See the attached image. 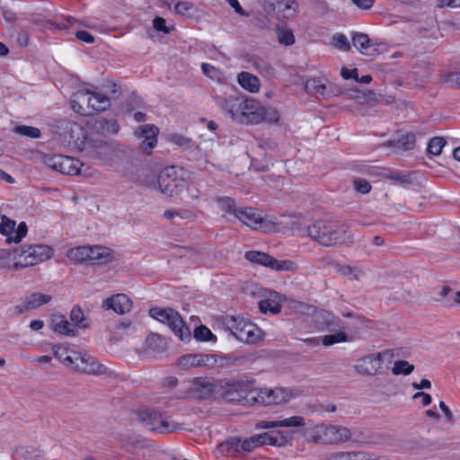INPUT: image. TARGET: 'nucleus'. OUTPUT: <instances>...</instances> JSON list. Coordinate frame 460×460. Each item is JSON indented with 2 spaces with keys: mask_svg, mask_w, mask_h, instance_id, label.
<instances>
[{
  "mask_svg": "<svg viewBox=\"0 0 460 460\" xmlns=\"http://www.w3.org/2000/svg\"><path fill=\"white\" fill-rule=\"evenodd\" d=\"M251 384V381H236L232 383L224 393L225 398L229 402L248 405Z\"/></svg>",
  "mask_w": 460,
  "mask_h": 460,
  "instance_id": "nucleus-14",
  "label": "nucleus"
},
{
  "mask_svg": "<svg viewBox=\"0 0 460 460\" xmlns=\"http://www.w3.org/2000/svg\"><path fill=\"white\" fill-rule=\"evenodd\" d=\"M291 397V391L287 388H255L252 382L248 405L279 404L288 402Z\"/></svg>",
  "mask_w": 460,
  "mask_h": 460,
  "instance_id": "nucleus-8",
  "label": "nucleus"
},
{
  "mask_svg": "<svg viewBox=\"0 0 460 460\" xmlns=\"http://www.w3.org/2000/svg\"><path fill=\"white\" fill-rule=\"evenodd\" d=\"M278 41L285 46H290L295 43V36L292 30L281 28L277 31Z\"/></svg>",
  "mask_w": 460,
  "mask_h": 460,
  "instance_id": "nucleus-43",
  "label": "nucleus"
},
{
  "mask_svg": "<svg viewBox=\"0 0 460 460\" xmlns=\"http://www.w3.org/2000/svg\"><path fill=\"white\" fill-rule=\"evenodd\" d=\"M333 43L335 47L343 51L350 50V44L347 39V37L342 33H336L332 37Z\"/></svg>",
  "mask_w": 460,
  "mask_h": 460,
  "instance_id": "nucleus-49",
  "label": "nucleus"
},
{
  "mask_svg": "<svg viewBox=\"0 0 460 460\" xmlns=\"http://www.w3.org/2000/svg\"><path fill=\"white\" fill-rule=\"evenodd\" d=\"M52 297L49 295L34 292L25 299V309L35 310L43 305L51 301Z\"/></svg>",
  "mask_w": 460,
  "mask_h": 460,
  "instance_id": "nucleus-31",
  "label": "nucleus"
},
{
  "mask_svg": "<svg viewBox=\"0 0 460 460\" xmlns=\"http://www.w3.org/2000/svg\"><path fill=\"white\" fill-rule=\"evenodd\" d=\"M414 370V366L410 364L406 360H397L394 362V365L392 368V372L394 375H410Z\"/></svg>",
  "mask_w": 460,
  "mask_h": 460,
  "instance_id": "nucleus-42",
  "label": "nucleus"
},
{
  "mask_svg": "<svg viewBox=\"0 0 460 460\" xmlns=\"http://www.w3.org/2000/svg\"><path fill=\"white\" fill-rule=\"evenodd\" d=\"M225 323L231 333L242 342L252 344L261 339V330L246 319L228 316Z\"/></svg>",
  "mask_w": 460,
  "mask_h": 460,
  "instance_id": "nucleus-7",
  "label": "nucleus"
},
{
  "mask_svg": "<svg viewBox=\"0 0 460 460\" xmlns=\"http://www.w3.org/2000/svg\"><path fill=\"white\" fill-rule=\"evenodd\" d=\"M146 346L155 352H163L167 348V342L164 338L157 333H151L146 339Z\"/></svg>",
  "mask_w": 460,
  "mask_h": 460,
  "instance_id": "nucleus-35",
  "label": "nucleus"
},
{
  "mask_svg": "<svg viewBox=\"0 0 460 460\" xmlns=\"http://www.w3.org/2000/svg\"><path fill=\"white\" fill-rule=\"evenodd\" d=\"M386 355H389L388 351L366 355L357 360L354 369L362 376H375L382 369L383 360Z\"/></svg>",
  "mask_w": 460,
  "mask_h": 460,
  "instance_id": "nucleus-12",
  "label": "nucleus"
},
{
  "mask_svg": "<svg viewBox=\"0 0 460 460\" xmlns=\"http://www.w3.org/2000/svg\"><path fill=\"white\" fill-rule=\"evenodd\" d=\"M102 307L104 310H113L119 314H124L130 311L132 301L125 294H116L103 300Z\"/></svg>",
  "mask_w": 460,
  "mask_h": 460,
  "instance_id": "nucleus-17",
  "label": "nucleus"
},
{
  "mask_svg": "<svg viewBox=\"0 0 460 460\" xmlns=\"http://www.w3.org/2000/svg\"><path fill=\"white\" fill-rule=\"evenodd\" d=\"M240 123L258 124L262 121L275 123L279 119V114L274 108L263 107L255 99H244Z\"/></svg>",
  "mask_w": 460,
  "mask_h": 460,
  "instance_id": "nucleus-6",
  "label": "nucleus"
},
{
  "mask_svg": "<svg viewBox=\"0 0 460 460\" xmlns=\"http://www.w3.org/2000/svg\"><path fill=\"white\" fill-rule=\"evenodd\" d=\"M149 314L154 319L166 324L181 341L184 342L190 341V331L177 311L172 308L153 307L149 310Z\"/></svg>",
  "mask_w": 460,
  "mask_h": 460,
  "instance_id": "nucleus-5",
  "label": "nucleus"
},
{
  "mask_svg": "<svg viewBox=\"0 0 460 460\" xmlns=\"http://www.w3.org/2000/svg\"><path fill=\"white\" fill-rule=\"evenodd\" d=\"M138 129L139 132H136V134H137L139 137L144 138L141 143V149L146 153H150L156 146L159 128L155 125L146 124L140 126Z\"/></svg>",
  "mask_w": 460,
  "mask_h": 460,
  "instance_id": "nucleus-18",
  "label": "nucleus"
},
{
  "mask_svg": "<svg viewBox=\"0 0 460 460\" xmlns=\"http://www.w3.org/2000/svg\"><path fill=\"white\" fill-rule=\"evenodd\" d=\"M51 326L55 332L62 335L75 337L77 334V330L61 314L51 316Z\"/></svg>",
  "mask_w": 460,
  "mask_h": 460,
  "instance_id": "nucleus-23",
  "label": "nucleus"
},
{
  "mask_svg": "<svg viewBox=\"0 0 460 460\" xmlns=\"http://www.w3.org/2000/svg\"><path fill=\"white\" fill-rule=\"evenodd\" d=\"M15 132L29 137L31 138H38L40 137V130L31 126H19L15 128Z\"/></svg>",
  "mask_w": 460,
  "mask_h": 460,
  "instance_id": "nucleus-47",
  "label": "nucleus"
},
{
  "mask_svg": "<svg viewBox=\"0 0 460 460\" xmlns=\"http://www.w3.org/2000/svg\"><path fill=\"white\" fill-rule=\"evenodd\" d=\"M157 182L161 193L172 197L178 187L176 168L171 166L164 169L158 176Z\"/></svg>",
  "mask_w": 460,
  "mask_h": 460,
  "instance_id": "nucleus-15",
  "label": "nucleus"
},
{
  "mask_svg": "<svg viewBox=\"0 0 460 460\" xmlns=\"http://www.w3.org/2000/svg\"><path fill=\"white\" fill-rule=\"evenodd\" d=\"M110 106L111 101L109 97L96 92L78 91L73 95L71 100L72 109L84 116L106 111Z\"/></svg>",
  "mask_w": 460,
  "mask_h": 460,
  "instance_id": "nucleus-4",
  "label": "nucleus"
},
{
  "mask_svg": "<svg viewBox=\"0 0 460 460\" xmlns=\"http://www.w3.org/2000/svg\"><path fill=\"white\" fill-rule=\"evenodd\" d=\"M421 398V403L423 406H427L431 402V396L424 392H417L413 395V399Z\"/></svg>",
  "mask_w": 460,
  "mask_h": 460,
  "instance_id": "nucleus-63",
  "label": "nucleus"
},
{
  "mask_svg": "<svg viewBox=\"0 0 460 460\" xmlns=\"http://www.w3.org/2000/svg\"><path fill=\"white\" fill-rule=\"evenodd\" d=\"M153 26L157 31H163L164 33L169 32V29L165 25V20L162 17H156L153 21Z\"/></svg>",
  "mask_w": 460,
  "mask_h": 460,
  "instance_id": "nucleus-58",
  "label": "nucleus"
},
{
  "mask_svg": "<svg viewBox=\"0 0 460 460\" xmlns=\"http://www.w3.org/2000/svg\"><path fill=\"white\" fill-rule=\"evenodd\" d=\"M259 309L261 313L279 314L281 311V305L273 298L261 299L258 302Z\"/></svg>",
  "mask_w": 460,
  "mask_h": 460,
  "instance_id": "nucleus-40",
  "label": "nucleus"
},
{
  "mask_svg": "<svg viewBox=\"0 0 460 460\" xmlns=\"http://www.w3.org/2000/svg\"><path fill=\"white\" fill-rule=\"evenodd\" d=\"M229 5L241 16L249 17L250 13L246 12L240 4L238 0H227Z\"/></svg>",
  "mask_w": 460,
  "mask_h": 460,
  "instance_id": "nucleus-57",
  "label": "nucleus"
},
{
  "mask_svg": "<svg viewBox=\"0 0 460 460\" xmlns=\"http://www.w3.org/2000/svg\"><path fill=\"white\" fill-rule=\"evenodd\" d=\"M256 441L259 446L270 445V446H283L284 442L279 443L278 438L268 433H261L256 435Z\"/></svg>",
  "mask_w": 460,
  "mask_h": 460,
  "instance_id": "nucleus-46",
  "label": "nucleus"
},
{
  "mask_svg": "<svg viewBox=\"0 0 460 460\" xmlns=\"http://www.w3.org/2000/svg\"><path fill=\"white\" fill-rule=\"evenodd\" d=\"M48 164L52 169L67 175H82L90 176L88 172L89 167H84V164L77 159L71 156L58 155L48 158Z\"/></svg>",
  "mask_w": 460,
  "mask_h": 460,
  "instance_id": "nucleus-11",
  "label": "nucleus"
},
{
  "mask_svg": "<svg viewBox=\"0 0 460 460\" xmlns=\"http://www.w3.org/2000/svg\"><path fill=\"white\" fill-rule=\"evenodd\" d=\"M446 143L443 137H435L428 144V152L433 155H439Z\"/></svg>",
  "mask_w": 460,
  "mask_h": 460,
  "instance_id": "nucleus-44",
  "label": "nucleus"
},
{
  "mask_svg": "<svg viewBox=\"0 0 460 460\" xmlns=\"http://www.w3.org/2000/svg\"><path fill=\"white\" fill-rule=\"evenodd\" d=\"M193 336L197 341H207L216 340V336L205 325H199L194 330Z\"/></svg>",
  "mask_w": 460,
  "mask_h": 460,
  "instance_id": "nucleus-45",
  "label": "nucleus"
},
{
  "mask_svg": "<svg viewBox=\"0 0 460 460\" xmlns=\"http://www.w3.org/2000/svg\"><path fill=\"white\" fill-rule=\"evenodd\" d=\"M244 99L239 96H228L221 102L222 109L234 120L240 123Z\"/></svg>",
  "mask_w": 460,
  "mask_h": 460,
  "instance_id": "nucleus-19",
  "label": "nucleus"
},
{
  "mask_svg": "<svg viewBox=\"0 0 460 460\" xmlns=\"http://www.w3.org/2000/svg\"><path fill=\"white\" fill-rule=\"evenodd\" d=\"M70 320L75 323V326L83 329H86L89 324L84 323L86 321L84 312L79 305H75L70 312Z\"/></svg>",
  "mask_w": 460,
  "mask_h": 460,
  "instance_id": "nucleus-41",
  "label": "nucleus"
},
{
  "mask_svg": "<svg viewBox=\"0 0 460 460\" xmlns=\"http://www.w3.org/2000/svg\"><path fill=\"white\" fill-rule=\"evenodd\" d=\"M305 89L314 94L321 95L323 98L328 97L327 86L324 79L323 78H312L305 84Z\"/></svg>",
  "mask_w": 460,
  "mask_h": 460,
  "instance_id": "nucleus-33",
  "label": "nucleus"
},
{
  "mask_svg": "<svg viewBox=\"0 0 460 460\" xmlns=\"http://www.w3.org/2000/svg\"><path fill=\"white\" fill-rule=\"evenodd\" d=\"M241 438H230L229 439L222 442L218 446V449L223 452L231 453L233 455H236L242 452L241 449Z\"/></svg>",
  "mask_w": 460,
  "mask_h": 460,
  "instance_id": "nucleus-39",
  "label": "nucleus"
},
{
  "mask_svg": "<svg viewBox=\"0 0 460 460\" xmlns=\"http://www.w3.org/2000/svg\"><path fill=\"white\" fill-rule=\"evenodd\" d=\"M15 454L23 460H43V451L31 446L16 448Z\"/></svg>",
  "mask_w": 460,
  "mask_h": 460,
  "instance_id": "nucleus-32",
  "label": "nucleus"
},
{
  "mask_svg": "<svg viewBox=\"0 0 460 460\" xmlns=\"http://www.w3.org/2000/svg\"><path fill=\"white\" fill-rule=\"evenodd\" d=\"M244 257L246 260L252 263L266 266L273 270H288L287 267H285V264H287L288 261H279L275 260L273 257L262 252L249 251L245 252Z\"/></svg>",
  "mask_w": 460,
  "mask_h": 460,
  "instance_id": "nucleus-16",
  "label": "nucleus"
},
{
  "mask_svg": "<svg viewBox=\"0 0 460 460\" xmlns=\"http://www.w3.org/2000/svg\"><path fill=\"white\" fill-rule=\"evenodd\" d=\"M1 234L6 236L7 243H20L27 234V226L22 222L16 227V222L6 216H2L0 224Z\"/></svg>",
  "mask_w": 460,
  "mask_h": 460,
  "instance_id": "nucleus-13",
  "label": "nucleus"
},
{
  "mask_svg": "<svg viewBox=\"0 0 460 460\" xmlns=\"http://www.w3.org/2000/svg\"><path fill=\"white\" fill-rule=\"evenodd\" d=\"M234 218L253 229L262 223V217L255 208L251 207H240Z\"/></svg>",
  "mask_w": 460,
  "mask_h": 460,
  "instance_id": "nucleus-22",
  "label": "nucleus"
},
{
  "mask_svg": "<svg viewBox=\"0 0 460 460\" xmlns=\"http://www.w3.org/2000/svg\"><path fill=\"white\" fill-rule=\"evenodd\" d=\"M53 255V249L45 244L23 245L8 253V259L13 261L15 270L41 263Z\"/></svg>",
  "mask_w": 460,
  "mask_h": 460,
  "instance_id": "nucleus-2",
  "label": "nucleus"
},
{
  "mask_svg": "<svg viewBox=\"0 0 460 460\" xmlns=\"http://www.w3.org/2000/svg\"><path fill=\"white\" fill-rule=\"evenodd\" d=\"M351 1L358 8L364 9V10L370 9L375 3V0H351Z\"/></svg>",
  "mask_w": 460,
  "mask_h": 460,
  "instance_id": "nucleus-62",
  "label": "nucleus"
},
{
  "mask_svg": "<svg viewBox=\"0 0 460 460\" xmlns=\"http://www.w3.org/2000/svg\"><path fill=\"white\" fill-rule=\"evenodd\" d=\"M303 436L308 442L327 445V425L323 423L303 429Z\"/></svg>",
  "mask_w": 460,
  "mask_h": 460,
  "instance_id": "nucleus-20",
  "label": "nucleus"
},
{
  "mask_svg": "<svg viewBox=\"0 0 460 460\" xmlns=\"http://www.w3.org/2000/svg\"><path fill=\"white\" fill-rule=\"evenodd\" d=\"M63 357L58 351L55 355L62 359L63 363L69 367L73 371L84 373L93 376H102L109 373L108 368L101 364L94 357L75 350L66 352Z\"/></svg>",
  "mask_w": 460,
  "mask_h": 460,
  "instance_id": "nucleus-3",
  "label": "nucleus"
},
{
  "mask_svg": "<svg viewBox=\"0 0 460 460\" xmlns=\"http://www.w3.org/2000/svg\"><path fill=\"white\" fill-rule=\"evenodd\" d=\"M202 72L204 75H206L208 77L211 79H218L220 75V71L213 66L212 65L203 63L201 66Z\"/></svg>",
  "mask_w": 460,
  "mask_h": 460,
  "instance_id": "nucleus-53",
  "label": "nucleus"
},
{
  "mask_svg": "<svg viewBox=\"0 0 460 460\" xmlns=\"http://www.w3.org/2000/svg\"><path fill=\"white\" fill-rule=\"evenodd\" d=\"M236 358L217 357L213 354H186L179 358L177 366L182 370L198 367L231 365Z\"/></svg>",
  "mask_w": 460,
  "mask_h": 460,
  "instance_id": "nucleus-10",
  "label": "nucleus"
},
{
  "mask_svg": "<svg viewBox=\"0 0 460 460\" xmlns=\"http://www.w3.org/2000/svg\"><path fill=\"white\" fill-rule=\"evenodd\" d=\"M278 13L284 19L294 18L298 13V4L296 0H278Z\"/></svg>",
  "mask_w": 460,
  "mask_h": 460,
  "instance_id": "nucleus-29",
  "label": "nucleus"
},
{
  "mask_svg": "<svg viewBox=\"0 0 460 460\" xmlns=\"http://www.w3.org/2000/svg\"><path fill=\"white\" fill-rule=\"evenodd\" d=\"M67 257L75 263L89 262L88 246L72 248L67 252Z\"/></svg>",
  "mask_w": 460,
  "mask_h": 460,
  "instance_id": "nucleus-37",
  "label": "nucleus"
},
{
  "mask_svg": "<svg viewBox=\"0 0 460 460\" xmlns=\"http://www.w3.org/2000/svg\"><path fill=\"white\" fill-rule=\"evenodd\" d=\"M84 138L81 150L90 155H100L102 154V150L107 148V143L102 139H95L91 135H87Z\"/></svg>",
  "mask_w": 460,
  "mask_h": 460,
  "instance_id": "nucleus-27",
  "label": "nucleus"
},
{
  "mask_svg": "<svg viewBox=\"0 0 460 460\" xmlns=\"http://www.w3.org/2000/svg\"><path fill=\"white\" fill-rule=\"evenodd\" d=\"M355 189L361 194H367L371 190V185L367 180L358 179L354 181Z\"/></svg>",
  "mask_w": 460,
  "mask_h": 460,
  "instance_id": "nucleus-56",
  "label": "nucleus"
},
{
  "mask_svg": "<svg viewBox=\"0 0 460 460\" xmlns=\"http://www.w3.org/2000/svg\"><path fill=\"white\" fill-rule=\"evenodd\" d=\"M439 408L443 411L447 421L449 423H454L455 422L454 415H453L452 411H450V409L447 407V405L444 402L441 401L439 402Z\"/></svg>",
  "mask_w": 460,
  "mask_h": 460,
  "instance_id": "nucleus-61",
  "label": "nucleus"
},
{
  "mask_svg": "<svg viewBox=\"0 0 460 460\" xmlns=\"http://www.w3.org/2000/svg\"><path fill=\"white\" fill-rule=\"evenodd\" d=\"M137 420L147 429L160 434L173 432L179 427L168 417L154 409H146L137 412Z\"/></svg>",
  "mask_w": 460,
  "mask_h": 460,
  "instance_id": "nucleus-9",
  "label": "nucleus"
},
{
  "mask_svg": "<svg viewBox=\"0 0 460 460\" xmlns=\"http://www.w3.org/2000/svg\"><path fill=\"white\" fill-rule=\"evenodd\" d=\"M441 301L446 306H453L455 305H460V291L453 292L448 287H444L440 291Z\"/></svg>",
  "mask_w": 460,
  "mask_h": 460,
  "instance_id": "nucleus-36",
  "label": "nucleus"
},
{
  "mask_svg": "<svg viewBox=\"0 0 460 460\" xmlns=\"http://www.w3.org/2000/svg\"><path fill=\"white\" fill-rule=\"evenodd\" d=\"M109 249L103 246H88V261L89 262L101 261L106 262L110 261Z\"/></svg>",
  "mask_w": 460,
  "mask_h": 460,
  "instance_id": "nucleus-34",
  "label": "nucleus"
},
{
  "mask_svg": "<svg viewBox=\"0 0 460 460\" xmlns=\"http://www.w3.org/2000/svg\"><path fill=\"white\" fill-rule=\"evenodd\" d=\"M357 74H358L357 68L348 69L347 67H343L341 72V76L346 80L350 79V78H354L356 80Z\"/></svg>",
  "mask_w": 460,
  "mask_h": 460,
  "instance_id": "nucleus-64",
  "label": "nucleus"
},
{
  "mask_svg": "<svg viewBox=\"0 0 460 460\" xmlns=\"http://www.w3.org/2000/svg\"><path fill=\"white\" fill-rule=\"evenodd\" d=\"M216 202L219 206L220 209L226 213L232 215L235 217L239 208L236 207L234 200L230 197H218L216 199Z\"/></svg>",
  "mask_w": 460,
  "mask_h": 460,
  "instance_id": "nucleus-38",
  "label": "nucleus"
},
{
  "mask_svg": "<svg viewBox=\"0 0 460 460\" xmlns=\"http://www.w3.org/2000/svg\"><path fill=\"white\" fill-rule=\"evenodd\" d=\"M351 438L350 430L343 426L327 425V445L349 441Z\"/></svg>",
  "mask_w": 460,
  "mask_h": 460,
  "instance_id": "nucleus-24",
  "label": "nucleus"
},
{
  "mask_svg": "<svg viewBox=\"0 0 460 460\" xmlns=\"http://www.w3.org/2000/svg\"><path fill=\"white\" fill-rule=\"evenodd\" d=\"M75 37L77 40L84 41L85 43L94 42V37L86 31H77L75 32Z\"/></svg>",
  "mask_w": 460,
  "mask_h": 460,
  "instance_id": "nucleus-59",
  "label": "nucleus"
},
{
  "mask_svg": "<svg viewBox=\"0 0 460 460\" xmlns=\"http://www.w3.org/2000/svg\"><path fill=\"white\" fill-rule=\"evenodd\" d=\"M354 47L363 55L376 56L378 53L377 49L372 43L368 35L362 32L355 33L352 36Z\"/></svg>",
  "mask_w": 460,
  "mask_h": 460,
  "instance_id": "nucleus-21",
  "label": "nucleus"
},
{
  "mask_svg": "<svg viewBox=\"0 0 460 460\" xmlns=\"http://www.w3.org/2000/svg\"><path fill=\"white\" fill-rule=\"evenodd\" d=\"M306 231L310 238L326 247L352 242V234L334 222L318 220L308 226Z\"/></svg>",
  "mask_w": 460,
  "mask_h": 460,
  "instance_id": "nucleus-1",
  "label": "nucleus"
},
{
  "mask_svg": "<svg viewBox=\"0 0 460 460\" xmlns=\"http://www.w3.org/2000/svg\"><path fill=\"white\" fill-rule=\"evenodd\" d=\"M349 341L348 335L344 332H339L334 334L324 335L322 337H314L305 340V341L312 346H317L322 342L324 346H332L336 343L346 342Z\"/></svg>",
  "mask_w": 460,
  "mask_h": 460,
  "instance_id": "nucleus-26",
  "label": "nucleus"
},
{
  "mask_svg": "<svg viewBox=\"0 0 460 460\" xmlns=\"http://www.w3.org/2000/svg\"><path fill=\"white\" fill-rule=\"evenodd\" d=\"M281 427H303L305 425V420L301 416H292L280 420Z\"/></svg>",
  "mask_w": 460,
  "mask_h": 460,
  "instance_id": "nucleus-51",
  "label": "nucleus"
},
{
  "mask_svg": "<svg viewBox=\"0 0 460 460\" xmlns=\"http://www.w3.org/2000/svg\"><path fill=\"white\" fill-rule=\"evenodd\" d=\"M256 447H258L256 435L241 441L242 452H251Z\"/></svg>",
  "mask_w": 460,
  "mask_h": 460,
  "instance_id": "nucleus-54",
  "label": "nucleus"
},
{
  "mask_svg": "<svg viewBox=\"0 0 460 460\" xmlns=\"http://www.w3.org/2000/svg\"><path fill=\"white\" fill-rule=\"evenodd\" d=\"M214 390L212 382L207 377H196L192 381L191 391L192 394L200 398H208Z\"/></svg>",
  "mask_w": 460,
  "mask_h": 460,
  "instance_id": "nucleus-25",
  "label": "nucleus"
},
{
  "mask_svg": "<svg viewBox=\"0 0 460 460\" xmlns=\"http://www.w3.org/2000/svg\"><path fill=\"white\" fill-rule=\"evenodd\" d=\"M326 319L324 330L333 331L337 328H341V320L338 317L331 314H326Z\"/></svg>",
  "mask_w": 460,
  "mask_h": 460,
  "instance_id": "nucleus-55",
  "label": "nucleus"
},
{
  "mask_svg": "<svg viewBox=\"0 0 460 460\" xmlns=\"http://www.w3.org/2000/svg\"><path fill=\"white\" fill-rule=\"evenodd\" d=\"M416 137L414 133L408 132L390 141L391 146L397 150L410 151L415 147Z\"/></svg>",
  "mask_w": 460,
  "mask_h": 460,
  "instance_id": "nucleus-28",
  "label": "nucleus"
},
{
  "mask_svg": "<svg viewBox=\"0 0 460 460\" xmlns=\"http://www.w3.org/2000/svg\"><path fill=\"white\" fill-rule=\"evenodd\" d=\"M239 84L251 93H257L260 89V80L248 72H241L237 75Z\"/></svg>",
  "mask_w": 460,
  "mask_h": 460,
  "instance_id": "nucleus-30",
  "label": "nucleus"
},
{
  "mask_svg": "<svg viewBox=\"0 0 460 460\" xmlns=\"http://www.w3.org/2000/svg\"><path fill=\"white\" fill-rule=\"evenodd\" d=\"M279 427H281L280 420H272V421L261 420L256 425L257 429H274V428H279Z\"/></svg>",
  "mask_w": 460,
  "mask_h": 460,
  "instance_id": "nucleus-60",
  "label": "nucleus"
},
{
  "mask_svg": "<svg viewBox=\"0 0 460 460\" xmlns=\"http://www.w3.org/2000/svg\"><path fill=\"white\" fill-rule=\"evenodd\" d=\"M193 4L190 2H179L175 4V13L182 16H191L193 11Z\"/></svg>",
  "mask_w": 460,
  "mask_h": 460,
  "instance_id": "nucleus-52",
  "label": "nucleus"
},
{
  "mask_svg": "<svg viewBox=\"0 0 460 460\" xmlns=\"http://www.w3.org/2000/svg\"><path fill=\"white\" fill-rule=\"evenodd\" d=\"M339 460H370V453L352 452L341 453L339 455Z\"/></svg>",
  "mask_w": 460,
  "mask_h": 460,
  "instance_id": "nucleus-50",
  "label": "nucleus"
},
{
  "mask_svg": "<svg viewBox=\"0 0 460 460\" xmlns=\"http://www.w3.org/2000/svg\"><path fill=\"white\" fill-rule=\"evenodd\" d=\"M443 83L450 88L460 89V72L447 74L443 78Z\"/></svg>",
  "mask_w": 460,
  "mask_h": 460,
  "instance_id": "nucleus-48",
  "label": "nucleus"
}]
</instances>
